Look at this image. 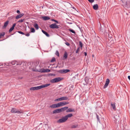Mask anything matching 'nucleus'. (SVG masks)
<instances>
[{
    "mask_svg": "<svg viewBox=\"0 0 130 130\" xmlns=\"http://www.w3.org/2000/svg\"><path fill=\"white\" fill-rule=\"evenodd\" d=\"M56 104V106L57 108H58L60 106H62V104L61 102H60L59 103H58L57 104Z\"/></svg>",
    "mask_w": 130,
    "mask_h": 130,
    "instance_id": "b1692460",
    "label": "nucleus"
},
{
    "mask_svg": "<svg viewBox=\"0 0 130 130\" xmlns=\"http://www.w3.org/2000/svg\"><path fill=\"white\" fill-rule=\"evenodd\" d=\"M75 110L74 109H72L70 108H69L66 110L67 112H74Z\"/></svg>",
    "mask_w": 130,
    "mask_h": 130,
    "instance_id": "6ab92c4d",
    "label": "nucleus"
},
{
    "mask_svg": "<svg viewBox=\"0 0 130 130\" xmlns=\"http://www.w3.org/2000/svg\"><path fill=\"white\" fill-rule=\"evenodd\" d=\"M111 105L113 109L114 110H116V107L115 106V104L113 103H111Z\"/></svg>",
    "mask_w": 130,
    "mask_h": 130,
    "instance_id": "a878e982",
    "label": "nucleus"
},
{
    "mask_svg": "<svg viewBox=\"0 0 130 130\" xmlns=\"http://www.w3.org/2000/svg\"><path fill=\"white\" fill-rule=\"evenodd\" d=\"M50 71V70L48 69H43L42 71V72H49Z\"/></svg>",
    "mask_w": 130,
    "mask_h": 130,
    "instance_id": "5701e85b",
    "label": "nucleus"
},
{
    "mask_svg": "<svg viewBox=\"0 0 130 130\" xmlns=\"http://www.w3.org/2000/svg\"><path fill=\"white\" fill-rule=\"evenodd\" d=\"M69 31H70L72 33H74V34H75V32L73 30L71 29H69Z\"/></svg>",
    "mask_w": 130,
    "mask_h": 130,
    "instance_id": "c9c22d12",
    "label": "nucleus"
},
{
    "mask_svg": "<svg viewBox=\"0 0 130 130\" xmlns=\"http://www.w3.org/2000/svg\"><path fill=\"white\" fill-rule=\"evenodd\" d=\"M93 8L95 10H97L98 8V6L97 4L94 5L93 6Z\"/></svg>",
    "mask_w": 130,
    "mask_h": 130,
    "instance_id": "412c9836",
    "label": "nucleus"
},
{
    "mask_svg": "<svg viewBox=\"0 0 130 130\" xmlns=\"http://www.w3.org/2000/svg\"><path fill=\"white\" fill-rule=\"evenodd\" d=\"M18 32L21 34L22 35H25L24 33H23V32H22V31H18Z\"/></svg>",
    "mask_w": 130,
    "mask_h": 130,
    "instance_id": "58836bf2",
    "label": "nucleus"
},
{
    "mask_svg": "<svg viewBox=\"0 0 130 130\" xmlns=\"http://www.w3.org/2000/svg\"><path fill=\"white\" fill-rule=\"evenodd\" d=\"M62 106L65 105L66 104H68L69 103V102H61Z\"/></svg>",
    "mask_w": 130,
    "mask_h": 130,
    "instance_id": "cd10ccee",
    "label": "nucleus"
},
{
    "mask_svg": "<svg viewBox=\"0 0 130 130\" xmlns=\"http://www.w3.org/2000/svg\"><path fill=\"white\" fill-rule=\"evenodd\" d=\"M92 56H93V55H92Z\"/></svg>",
    "mask_w": 130,
    "mask_h": 130,
    "instance_id": "603ef678",
    "label": "nucleus"
},
{
    "mask_svg": "<svg viewBox=\"0 0 130 130\" xmlns=\"http://www.w3.org/2000/svg\"><path fill=\"white\" fill-rule=\"evenodd\" d=\"M5 34V33L4 32L2 33H0V38L2 37Z\"/></svg>",
    "mask_w": 130,
    "mask_h": 130,
    "instance_id": "c85d7f7f",
    "label": "nucleus"
},
{
    "mask_svg": "<svg viewBox=\"0 0 130 130\" xmlns=\"http://www.w3.org/2000/svg\"><path fill=\"white\" fill-rule=\"evenodd\" d=\"M24 14H21L19 15H18L17 16H16L15 18L16 19H18L19 18H21V17L23 16Z\"/></svg>",
    "mask_w": 130,
    "mask_h": 130,
    "instance_id": "4be33fe9",
    "label": "nucleus"
},
{
    "mask_svg": "<svg viewBox=\"0 0 130 130\" xmlns=\"http://www.w3.org/2000/svg\"><path fill=\"white\" fill-rule=\"evenodd\" d=\"M1 66V65H0V66Z\"/></svg>",
    "mask_w": 130,
    "mask_h": 130,
    "instance_id": "864d4df0",
    "label": "nucleus"
},
{
    "mask_svg": "<svg viewBox=\"0 0 130 130\" xmlns=\"http://www.w3.org/2000/svg\"><path fill=\"white\" fill-rule=\"evenodd\" d=\"M30 31L32 32H35V30L34 28H30Z\"/></svg>",
    "mask_w": 130,
    "mask_h": 130,
    "instance_id": "2f4dec72",
    "label": "nucleus"
},
{
    "mask_svg": "<svg viewBox=\"0 0 130 130\" xmlns=\"http://www.w3.org/2000/svg\"><path fill=\"white\" fill-rule=\"evenodd\" d=\"M73 116V115L72 113L70 114L67 115L65 116V117L66 119L67 120L68 118H70L71 117Z\"/></svg>",
    "mask_w": 130,
    "mask_h": 130,
    "instance_id": "dca6fc26",
    "label": "nucleus"
},
{
    "mask_svg": "<svg viewBox=\"0 0 130 130\" xmlns=\"http://www.w3.org/2000/svg\"><path fill=\"white\" fill-rule=\"evenodd\" d=\"M69 100V99L67 97L63 96L55 99V101H60L64 100Z\"/></svg>",
    "mask_w": 130,
    "mask_h": 130,
    "instance_id": "f03ea898",
    "label": "nucleus"
},
{
    "mask_svg": "<svg viewBox=\"0 0 130 130\" xmlns=\"http://www.w3.org/2000/svg\"><path fill=\"white\" fill-rule=\"evenodd\" d=\"M108 42L109 43V45H112L114 43V40L112 39L110 40L109 39Z\"/></svg>",
    "mask_w": 130,
    "mask_h": 130,
    "instance_id": "4468645a",
    "label": "nucleus"
},
{
    "mask_svg": "<svg viewBox=\"0 0 130 130\" xmlns=\"http://www.w3.org/2000/svg\"><path fill=\"white\" fill-rule=\"evenodd\" d=\"M128 79L129 80H130V76H128Z\"/></svg>",
    "mask_w": 130,
    "mask_h": 130,
    "instance_id": "8fccbe9b",
    "label": "nucleus"
},
{
    "mask_svg": "<svg viewBox=\"0 0 130 130\" xmlns=\"http://www.w3.org/2000/svg\"><path fill=\"white\" fill-rule=\"evenodd\" d=\"M105 61L108 64V62L110 63V62L109 59V57L108 56L106 57L105 58Z\"/></svg>",
    "mask_w": 130,
    "mask_h": 130,
    "instance_id": "9b49d317",
    "label": "nucleus"
},
{
    "mask_svg": "<svg viewBox=\"0 0 130 130\" xmlns=\"http://www.w3.org/2000/svg\"><path fill=\"white\" fill-rule=\"evenodd\" d=\"M78 127V125H73L71 126V128H74L77 127Z\"/></svg>",
    "mask_w": 130,
    "mask_h": 130,
    "instance_id": "7c9ffc66",
    "label": "nucleus"
},
{
    "mask_svg": "<svg viewBox=\"0 0 130 130\" xmlns=\"http://www.w3.org/2000/svg\"><path fill=\"white\" fill-rule=\"evenodd\" d=\"M24 20H25L24 19L20 20L18 21V22H22Z\"/></svg>",
    "mask_w": 130,
    "mask_h": 130,
    "instance_id": "e433bc0d",
    "label": "nucleus"
},
{
    "mask_svg": "<svg viewBox=\"0 0 130 130\" xmlns=\"http://www.w3.org/2000/svg\"><path fill=\"white\" fill-rule=\"evenodd\" d=\"M50 85V84H47L38 86L33 87L30 88V90H38L44 87H47L49 86Z\"/></svg>",
    "mask_w": 130,
    "mask_h": 130,
    "instance_id": "f257e3e1",
    "label": "nucleus"
},
{
    "mask_svg": "<svg viewBox=\"0 0 130 130\" xmlns=\"http://www.w3.org/2000/svg\"><path fill=\"white\" fill-rule=\"evenodd\" d=\"M17 12L18 13H20V11L19 10H17Z\"/></svg>",
    "mask_w": 130,
    "mask_h": 130,
    "instance_id": "de8ad7c7",
    "label": "nucleus"
},
{
    "mask_svg": "<svg viewBox=\"0 0 130 130\" xmlns=\"http://www.w3.org/2000/svg\"><path fill=\"white\" fill-rule=\"evenodd\" d=\"M68 54L67 53L65 52H64V55L63 56V59H67L68 57Z\"/></svg>",
    "mask_w": 130,
    "mask_h": 130,
    "instance_id": "ddd939ff",
    "label": "nucleus"
},
{
    "mask_svg": "<svg viewBox=\"0 0 130 130\" xmlns=\"http://www.w3.org/2000/svg\"><path fill=\"white\" fill-rule=\"evenodd\" d=\"M70 71V70L68 69H63L60 70L58 72L61 73H66Z\"/></svg>",
    "mask_w": 130,
    "mask_h": 130,
    "instance_id": "6e6552de",
    "label": "nucleus"
},
{
    "mask_svg": "<svg viewBox=\"0 0 130 130\" xmlns=\"http://www.w3.org/2000/svg\"><path fill=\"white\" fill-rule=\"evenodd\" d=\"M42 18L44 20H48L50 19V18L48 16L43 17Z\"/></svg>",
    "mask_w": 130,
    "mask_h": 130,
    "instance_id": "a211bd4d",
    "label": "nucleus"
},
{
    "mask_svg": "<svg viewBox=\"0 0 130 130\" xmlns=\"http://www.w3.org/2000/svg\"><path fill=\"white\" fill-rule=\"evenodd\" d=\"M100 27L99 28V30L102 33L104 34L105 32V28H106L104 26L102 27L100 23Z\"/></svg>",
    "mask_w": 130,
    "mask_h": 130,
    "instance_id": "7ed1b4c3",
    "label": "nucleus"
},
{
    "mask_svg": "<svg viewBox=\"0 0 130 130\" xmlns=\"http://www.w3.org/2000/svg\"><path fill=\"white\" fill-rule=\"evenodd\" d=\"M11 64L13 65H15L16 64V62L15 61H13L11 62Z\"/></svg>",
    "mask_w": 130,
    "mask_h": 130,
    "instance_id": "ea45409f",
    "label": "nucleus"
},
{
    "mask_svg": "<svg viewBox=\"0 0 130 130\" xmlns=\"http://www.w3.org/2000/svg\"><path fill=\"white\" fill-rule=\"evenodd\" d=\"M79 50V47H78L76 51V53H78Z\"/></svg>",
    "mask_w": 130,
    "mask_h": 130,
    "instance_id": "a19ab883",
    "label": "nucleus"
},
{
    "mask_svg": "<svg viewBox=\"0 0 130 130\" xmlns=\"http://www.w3.org/2000/svg\"><path fill=\"white\" fill-rule=\"evenodd\" d=\"M65 116L62 118L59 119L57 121V122L58 123H62L65 122L67 121Z\"/></svg>",
    "mask_w": 130,
    "mask_h": 130,
    "instance_id": "39448f33",
    "label": "nucleus"
},
{
    "mask_svg": "<svg viewBox=\"0 0 130 130\" xmlns=\"http://www.w3.org/2000/svg\"><path fill=\"white\" fill-rule=\"evenodd\" d=\"M56 104H53L50 106V107L52 108H57Z\"/></svg>",
    "mask_w": 130,
    "mask_h": 130,
    "instance_id": "393cba45",
    "label": "nucleus"
},
{
    "mask_svg": "<svg viewBox=\"0 0 130 130\" xmlns=\"http://www.w3.org/2000/svg\"><path fill=\"white\" fill-rule=\"evenodd\" d=\"M9 22L8 21H7L4 24V25L3 27V28H5L8 25Z\"/></svg>",
    "mask_w": 130,
    "mask_h": 130,
    "instance_id": "f3484780",
    "label": "nucleus"
},
{
    "mask_svg": "<svg viewBox=\"0 0 130 130\" xmlns=\"http://www.w3.org/2000/svg\"><path fill=\"white\" fill-rule=\"evenodd\" d=\"M26 36L28 37L30 35V34L29 33H27L25 35Z\"/></svg>",
    "mask_w": 130,
    "mask_h": 130,
    "instance_id": "c03bdc74",
    "label": "nucleus"
},
{
    "mask_svg": "<svg viewBox=\"0 0 130 130\" xmlns=\"http://www.w3.org/2000/svg\"><path fill=\"white\" fill-rule=\"evenodd\" d=\"M109 79L107 78L106 79V83H105V85L104 86V88H106L107 87L108 85L109 84Z\"/></svg>",
    "mask_w": 130,
    "mask_h": 130,
    "instance_id": "1a4fd4ad",
    "label": "nucleus"
},
{
    "mask_svg": "<svg viewBox=\"0 0 130 130\" xmlns=\"http://www.w3.org/2000/svg\"><path fill=\"white\" fill-rule=\"evenodd\" d=\"M42 31L43 32V33L45 34L46 36L47 37H49L50 36L46 32L44 31V30H42Z\"/></svg>",
    "mask_w": 130,
    "mask_h": 130,
    "instance_id": "aec40b11",
    "label": "nucleus"
},
{
    "mask_svg": "<svg viewBox=\"0 0 130 130\" xmlns=\"http://www.w3.org/2000/svg\"><path fill=\"white\" fill-rule=\"evenodd\" d=\"M56 60L55 58V57H53L52 59L51 60V62H53L55 61Z\"/></svg>",
    "mask_w": 130,
    "mask_h": 130,
    "instance_id": "72a5a7b5",
    "label": "nucleus"
},
{
    "mask_svg": "<svg viewBox=\"0 0 130 130\" xmlns=\"http://www.w3.org/2000/svg\"><path fill=\"white\" fill-rule=\"evenodd\" d=\"M52 21L55 22L56 23H58V21H57L56 20H55L54 19H52Z\"/></svg>",
    "mask_w": 130,
    "mask_h": 130,
    "instance_id": "79ce46f5",
    "label": "nucleus"
},
{
    "mask_svg": "<svg viewBox=\"0 0 130 130\" xmlns=\"http://www.w3.org/2000/svg\"><path fill=\"white\" fill-rule=\"evenodd\" d=\"M121 1H122V0H121Z\"/></svg>",
    "mask_w": 130,
    "mask_h": 130,
    "instance_id": "5fc2aeb1",
    "label": "nucleus"
},
{
    "mask_svg": "<svg viewBox=\"0 0 130 130\" xmlns=\"http://www.w3.org/2000/svg\"><path fill=\"white\" fill-rule=\"evenodd\" d=\"M115 119L116 121H117L119 119V115H116L115 117Z\"/></svg>",
    "mask_w": 130,
    "mask_h": 130,
    "instance_id": "c756f323",
    "label": "nucleus"
},
{
    "mask_svg": "<svg viewBox=\"0 0 130 130\" xmlns=\"http://www.w3.org/2000/svg\"><path fill=\"white\" fill-rule=\"evenodd\" d=\"M68 108V107H66L60 109L61 112L65 111V110L67 109Z\"/></svg>",
    "mask_w": 130,
    "mask_h": 130,
    "instance_id": "2eb2a0df",
    "label": "nucleus"
},
{
    "mask_svg": "<svg viewBox=\"0 0 130 130\" xmlns=\"http://www.w3.org/2000/svg\"><path fill=\"white\" fill-rule=\"evenodd\" d=\"M61 80V78L60 77H57L55 78L52 79L51 80V82L52 83H54L58 82Z\"/></svg>",
    "mask_w": 130,
    "mask_h": 130,
    "instance_id": "423d86ee",
    "label": "nucleus"
},
{
    "mask_svg": "<svg viewBox=\"0 0 130 130\" xmlns=\"http://www.w3.org/2000/svg\"><path fill=\"white\" fill-rule=\"evenodd\" d=\"M79 45L80 47L82 48L83 46V44L82 43L81 41L79 42Z\"/></svg>",
    "mask_w": 130,
    "mask_h": 130,
    "instance_id": "4c0bfd02",
    "label": "nucleus"
},
{
    "mask_svg": "<svg viewBox=\"0 0 130 130\" xmlns=\"http://www.w3.org/2000/svg\"><path fill=\"white\" fill-rule=\"evenodd\" d=\"M55 54L58 56H59V53L58 51H56L55 53Z\"/></svg>",
    "mask_w": 130,
    "mask_h": 130,
    "instance_id": "f704fd0d",
    "label": "nucleus"
},
{
    "mask_svg": "<svg viewBox=\"0 0 130 130\" xmlns=\"http://www.w3.org/2000/svg\"><path fill=\"white\" fill-rule=\"evenodd\" d=\"M108 39H109L110 40H111V39H112V35H110L108 34Z\"/></svg>",
    "mask_w": 130,
    "mask_h": 130,
    "instance_id": "473e14b6",
    "label": "nucleus"
},
{
    "mask_svg": "<svg viewBox=\"0 0 130 130\" xmlns=\"http://www.w3.org/2000/svg\"><path fill=\"white\" fill-rule=\"evenodd\" d=\"M84 55L85 56L87 55V53L86 52H84Z\"/></svg>",
    "mask_w": 130,
    "mask_h": 130,
    "instance_id": "09e8293b",
    "label": "nucleus"
},
{
    "mask_svg": "<svg viewBox=\"0 0 130 130\" xmlns=\"http://www.w3.org/2000/svg\"><path fill=\"white\" fill-rule=\"evenodd\" d=\"M96 117H97V119L98 120H99V116H98V115H96Z\"/></svg>",
    "mask_w": 130,
    "mask_h": 130,
    "instance_id": "49530a36",
    "label": "nucleus"
},
{
    "mask_svg": "<svg viewBox=\"0 0 130 130\" xmlns=\"http://www.w3.org/2000/svg\"><path fill=\"white\" fill-rule=\"evenodd\" d=\"M91 3H93L94 1V0H88Z\"/></svg>",
    "mask_w": 130,
    "mask_h": 130,
    "instance_id": "37998d69",
    "label": "nucleus"
},
{
    "mask_svg": "<svg viewBox=\"0 0 130 130\" xmlns=\"http://www.w3.org/2000/svg\"><path fill=\"white\" fill-rule=\"evenodd\" d=\"M34 27H35L36 29L38 30L39 29V27L38 24L36 23H35L34 25Z\"/></svg>",
    "mask_w": 130,
    "mask_h": 130,
    "instance_id": "bb28decb",
    "label": "nucleus"
},
{
    "mask_svg": "<svg viewBox=\"0 0 130 130\" xmlns=\"http://www.w3.org/2000/svg\"><path fill=\"white\" fill-rule=\"evenodd\" d=\"M61 112L60 109H58L53 111V114L58 113Z\"/></svg>",
    "mask_w": 130,
    "mask_h": 130,
    "instance_id": "9d476101",
    "label": "nucleus"
},
{
    "mask_svg": "<svg viewBox=\"0 0 130 130\" xmlns=\"http://www.w3.org/2000/svg\"><path fill=\"white\" fill-rule=\"evenodd\" d=\"M50 27L52 28H58V26L57 25L56 23L52 24L49 26Z\"/></svg>",
    "mask_w": 130,
    "mask_h": 130,
    "instance_id": "0eeeda50",
    "label": "nucleus"
},
{
    "mask_svg": "<svg viewBox=\"0 0 130 130\" xmlns=\"http://www.w3.org/2000/svg\"><path fill=\"white\" fill-rule=\"evenodd\" d=\"M16 25V23H14L13 25L10 28L9 30V32H10L12 31L14 29V28Z\"/></svg>",
    "mask_w": 130,
    "mask_h": 130,
    "instance_id": "f8f14e48",
    "label": "nucleus"
},
{
    "mask_svg": "<svg viewBox=\"0 0 130 130\" xmlns=\"http://www.w3.org/2000/svg\"><path fill=\"white\" fill-rule=\"evenodd\" d=\"M65 44L67 46H69L70 45V44L68 42H66L65 43Z\"/></svg>",
    "mask_w": 130,
    "mask_h": 130,
    "instance_id": "a18cd8bd",
    "label": "nucleus"
},
{
    "mask_svg": "<svg viewBox=\"0 0 130 130\" xmlns=\"http://www.w3.org/2000/svg\"><path fill=\"white\" fill-rule=\"evenodd\" d=\"M57 66H56V68H57Z\"/></svg>",
    "mask_w": 130,
    "mask_h": 130,
    "instance_id": "3c124183",
    "label": "nucleus"
},
{
    "mask_svg": "<svg viewBox=\"0 0 130 130\" xmlns=\"http://www.w3.org/2000/svg\"><path fill=\"white\" fill-rule=\"evenodd\" d=\"M11 112L12 113H23V112L21 111H19L15 108H12L11 110Z\"/></svg>",
    "mask_w": 130,
    "mask_h": 130,
    "instance_id": "20e7f679",
    "label": "nucleus"
}]
</instances>
